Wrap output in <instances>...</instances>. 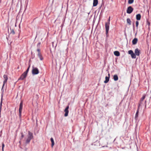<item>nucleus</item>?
Returning a JSON list of instances; mask_svg holds the SVG:
<instances>
[{
  "label": "nucleus",
  "instance_id": "nucleus-1",
  "mask_svg": "<svg viewBox=\"0 0 151 151\" xmlns=\"http://www.w3.org/2000/svg\"><path fill=\"white\" fill-rule=\"evenodd\" d=\"M23 107V101H21L19 106V117L20 118L21 117V114L22 112V109Z\"/></svg>",
  "mask_w": 151,
  "mask_h": 151
},
{
  "label": "nucleus",
  "instance_id": "nucleus-2",
  "mask_svg": "<svg viewBox=\"0 0 151 151\" xmlns=\"http://www.w3.org/2000/svg\"><path fill=\"white\" fill-rule=\"evenodd\" d=\"M32 73L33 75H36L39 73V71L37 68H33L32 70Z\"/></svg>",
  "mask_w": 151,
  "mask_h": 151
},
{
  "label": "nucleus",
  "instance_id": "nucleus-3",
  "mask_svg": "<svg viewBox=\"0 0 151 151\" xmlns=\"http://www.w3.org/2000/svg\"><path fill=\"white\" fill-rule=\"evenodd\" d=\"M128 53L131 55L132 58H136V55L132 50L129 51Z\"/></svg>",
  "mask_w": 151,
  "mask_h": 151
},
{
  "label": "nucleus",
  "instance_id": "nucleus-4",
  "mask_svg": "<svg viewBox=\"0 0 151 151\" xmlns=\"http://www.w3.org/2000/svg\"><path fill=\"white\" fill-rule=\"evenodd\" d=\"M133 10V8L131 6H129L127 8V12L128 14H131Z\"/></svg>",
  "mask_w": 151,
  "mask_h": 151
},
{
  "label": "nucleus",
  "instance_id": "nucleus-5",
  "mask_svg": "<svg viewBox=\"0 0 151 151\" xmlns=\"http://www.w3.org/2000/svg\"><path fill=\"white\" fill-rule=\"evenodd\" d=\"M109 22H106L105 23V27L106 30V34H107L108 32V31L109 29Z\"/></svg>",
  "mask_w": 151,
  "mask_h": 151
},
{
  "label": "nucleus",
  "instance_id": "nucleus-6",
  "mask_svg": "<svg viewBox=\"0 0 151 151\" xmlns=\"http://www.w3.org/2000/svg\"><path fill=\"white\" fill-rule=\"evenodd\" d=\"M69 108V106H67L66 108L64 110V111L65 112V114H64V116H68L69 111L68 109Z\"/></svg>",
  "mask_w": 151,
  "mask_h": 151
},
{
  "label": "nucleus",
  "instance_id": "nucleus-7",
  "mask_svg": "<svg viewBox=\"0 0 151 151\" xmlns=\"http://www.w3.org/2000/svg\"><path fill=\"white\" fill-rule=\"evenodd\" d=\"M140 50H139L138 48H137L134 51V54L136 55L139 56V55L140 53Z\"/></svg>",
  "mask_w": 151,
  "mask_h": 151
},
{
  "label": "nucleus",
  "instance_id": "nucleus-8",
  "mask_svg": "<svg viewBox=\"0 0 151 151\" xmlns=\"http://www.w3.org/2000/svg\"><path fill=\"white\" fill-rule=\"evenodd\" d=\"M27 75L25 73H24V72L21 75L20 78H19V80H23L24 78H25L27 76Z\"/></svg>",
  "mask_w": 151,
  "mask_h": 151
},
{
  "label": "nucleus",
  "instance_id": "nucleus-9",
  "mask_svg": "<svg viewBox=\"0 0 151 151\" xmlns=\"http://www.w3.org/2000/svg\"><path fill=\"white\" fill-rule=\"evenodd\" d=\"M4 78V84L3 86V87L2 88V89L3 87L5 84V83H6L7 81L8 80V77L6 75H4L3 76Z\"/></svg>",
  "mask_w": 151,
  "mask_h": 151
},
{
  "label": "nucleus",
  "instance_id": "nucleus-10",
  "mask_svg": "<svg viewBox=\"0 0 151 151\" xmlns=\"http://www.w3.org/2000/svg\"><path fill=\"white\" fill-rule=\"evenodd\" d=\"M108 77L106 76L105 77V80L104 81L105 83H108L109 81L110 77V74L109 73L108 74Z\"/></svg>",
  "mask_w": 151,
  "mask_h": 151
},
{
  "label": "nucleus",
  "instance_id": "nucleus-11",
  "mask_svg": "<svg viewBox=\"0 0 151 151\" xmlns=\"http://www.w3.org/2000/svg\"><path fill=\"white\" fill-rule=\"evenodd\" d=\"M33 137L32 133L30 132L29 131H28V138H29L30 139H32Z\"/></svg>",
  "mask_w": 151,
  "mask_h": 151
},
{
  "label": "nucleus",
  "instance_id": "nucleus-12",
  "mask_svg": "<svg viewBox=\"0 0 151 151\" xmlns=\"http://www.w3.org/2000/svg\"><path fill=\"white\" fill-rule=\"evenodd\" d=\"M145 96L143 95L142 98H141L140 100V102L139 104V107L140 106L141 104H142V102L143 101V100L145 99Z\"/></svg>",
  "mask_w": 151,
  "mask_h": 151
},
{
  "label": "nucleus",
  "instance_id": "nucleus-13",
  "mask_svg": "<svg viewBox=\"0 0 151 151\" xmlns=\"http://www.w3.org/2000/svg\"><path fill=\"white\" fill-rule=\"evenodd\" d=\"M98 4V0H93V6H96Z\"/></svg>",
  "mask_w": 151,
  "mask_h": 151
},
{
  "label": "nucleus",
  "instance_id": "nucleus-14",
  "mask_svg": "<svg viewBox=\"0 0 151 151\" xmlns=\"http://www.w3.org/2000/svg\"><path fill=\"white\" fill-rule=\"evenodd\" d=\"M137 39L136 38H134L132 41V43L133 45H135L137 42Z\"/></svg>",
  "mask_w": 151,
  "mask_h": 151
},
{
  "label": "nucleus",
  "instance_id": "nucleus-15",
  "mask_svg": "<svg viewBox=\"0 0 151 151\" xmlns=\"http://www.w3.org/2000/svg\"><path fill=\"white\" fill-rule=\"evenodd\" d=\"M141 15L140 14H137L136 16V19L138 20H140L141 19Z\"/></svg>",
  "mask_w": 151,
  "mask_h": 151
},
{
  "label": "nucleus",
  "instance_id": "nucleus-16",
  "mask_svg": "<svg viewBox=\"0 0 151 151\" xmlns=\"http://www.w3.org/2000/svg\"><path fill=\"white\" fill-rule=\"evenodd\" d=\"M113 79L115 81H117L118 80V77L117 75H115L113 76Z\"/></svg>",
  "mask_w": 151,
  "mask_h": 151
},
{
  "label": "nucleus",
  "instance_id": "nucleus-17",
  "mask_svg": "<svg viewBox=\"0 0 151 151\" xmlns=\"http://www.w3.org/2000/svg\"><path fill=\"white\" fill-rule=\"evenodd\" d=\"M114 54L115 55L117 56H119L120 55V53L118 51H114Z\"/></svg>",
  "mask_w": 151,
  "mask_h": 151
},
{
  "label": "nucleus",
  "instance_id": "nucleus-18",
  "mask_svg": "<svg viewBox=\"0 0 151 151\" xmlns=\"http://www.w3.org/2000/svg\"><path fill=\"white\" fill-rule=\"evenodd\" d=\"M127 23L129 25H130L131 24V21L129 18H127Z\"/></svg>",
  "mask_w": 151,
  "mask_h": 151
},
{
  "label": "nucleus",
  "instance_id": "nucleus-19",
  "mask_svg": "<svg viewBox=\"0 0 151 151\" xmlns=\"http://www.w3.org/2000/svg\"><path fill=\"white\" fill-rule=\"evenodd\" d=\"M50 140L52 142V145H51L52 147H53V146L54 145V144H55L53 138H51L50 139Z\"/></svg>",
  "mask_w": 151,
  "mask_h": 151
},
{
  "label": "nucleus",
  "instance_id": "nucleus-20",
  "mask_svg": "<svg viewBox=\"0 0 151 151\" xmlns=\"http://www.w3.org/2000/svg\"><path fill=\"white\" fill-rule=\"evenodd\" d=\"M38 56L41 60H43V58L41 53H38Z\"/></svg>",
  "mask_w": 151,
  "mask_h": 151
},
{
  "label": "nucleus",
  "instance_id": "nucleus-21",
  "mask_svg": "<svg viewBox=\"0 0 151 151\" xmlns=\"http://www.w3.org/2000/svg\"><path fill=\"white\" fill-rule=\"evenodd\" d=\"M138 110H139V108L138 109V110L136 112V115L135 116V118L136 119L138 116V113H139Z\"/></svg>",
  "mask_w": 151,
  "mask_h": 151
},
{
  "label": "nucleus",
  "instance_id": "nucleus-22",
  "mask_svg": "<svg viewBox=\"0 0 151 151\" xmlns=\"http://www.w3.org/2000/svg\"><path fill=\"white\" fill-rule=\"evenodd\" d=\"M134 1V0H128V3L130 4H132L133 2Z\"/></svg>",
  "mask_w": 151,
  "mask_h": 151
},
{
  "label": "nucleus",
  "instance_id": "nucleus-23",
  "mask_svg": "<svg viewBox=\"0 0 151 151\" xmlns=\"http://www.w3.org/2000/svg\"><path fill=\"white\" fill-rule=\"evenodd\" d=\"M30 65H29V66L28 67V68L27 69V70L25 71L24 72V73H25L26 74H27V73H28V72L29 70V68H30Z\"/></svg>",
  "mask_w": 151,
  "mask_h": 151
},
{
  "label": "nucleus",
  "instance_id": "nucleus-24",
  "mask_svg": "<svg viewBox=\"0 0 151 151\" xmlns=\"http://www.w3.org/2000/svg\"><path fill=\"white\" fill-rule=\"evenodd\" d=\"M30 140L31 139H30L29 138H27V139L26 140V143H28L30 142Z\"/></svg>",
  "mask_w": 151,
  "mask_h": 151
},
{
  "label": "nucleus",
  "instance_id": "nucleus-25",
  "mask_svg": "<svg viewBox=\"0 0 151 151\" xmlns=\"http://www.w3.org/2000/svg\"><path fill=\"white\" fill-rule=\"evenodd\" d=\"M11 34H12L13 35L15 34V32L14 30L13 29H11Z\"/></svg>",
  "mask_w": 151,
  "mask_h": 151
},
{
  "label": "nucleus",
  "instance_id": "nucleus-26",
  "mask_svg": "<svg viewBox=\"0 0 151 151\" xmlns=\"http://www.w3.org/2000/svg\"><path fill=\"white\" fill-rule=\"evenodd\" d=\"M136 26L137 27L139 24V22L138 21H136Z\"/></svg>",
  "mask_w": 151,
  "mask_h": 151
},
{
  "label": "nucleus",
  "instance_id": "nucleus-27",
  "mask_svg": "<svg viewBox=\"0 0 151 151\" xmlns=\"http://www.w3.org/2000/svg\"><path fill=\"white\" fill-rule=\"evenodd\" d=\"M4 143H3L2 144V151H4Z\"/></svg>",
  "mask_w": 151,
  "mask_h": 151
},
{
  "label": "nucleus",
  "instance_id": "nucleus-28",
  "mask_svg": "<svg viewBox=\"0 0 151 151\" xmlns=\"http://www.w3.org/2000/svg\"><path fill=\"white\" fill-rule=\"evenodd\" d=\"M37 51L38 52V53H41L40 52V50L39 49H38L37 50Z\"/></svg>",
  "mask_w": 151,
  "mask_h": 151
},
{
  "label": "nucleus",
  "instance_id": "nucleus-29",
  "mask_svg": "<svg viewBox=\"0 0 151 151\" xmlns=\"http://www.w3.org/2000/svg\"><path fill=\"white\" fill-rule=\"evenodd\" d=\"M40 43H39L37 44V46L39 47H40Z\"/></svg>",
  "mask_w": 151,
  "mask_h": 151
},
{
  "label": "nucleus",
  "instance_id": "nucleus-30",
  "mask_svg": "<svg viewBox=\"0 0 151 151\" xmlns=\"http://www.w3.org/2000/svg\"><path fill=\"white\" fill-rule=\"evenodd\" d=\"M21 134H22L21 139H22L23 138L24 136L23 135L22 133Z\"/></svg>",
  "mask_w": 151,
  "mask_h": 151
},
{
  "label": "nucleus",
  "instance_id": "nucleus-31",
  "mask_svg": "<svg viewBox=\"0 0 151 151\" xmlns=\"http://www.w3.org/2000/svg\"><path fill=\"white\" fill-rule=\"evenodd\" d=\"M98 143V144L97 145H98L99 144V142L97 141H96V142H95L94 143Z\"/></svg>",
  "mask_w": 151,
  "mask_h": 151
},
{
  "label": "nucleus",
  "instance_id": "nucleus-32",
  "mask_svg": "<svg viewBox=\"0 0 151 151\" xmlns=\"http://www.w3.org/2000/svg\"><path fill=\"white\" fill-rule=\"evenodd\" d=\"M110 17L109 18V22H110Z\"/></svg>",
  "mask_w": 151,
  "mask_h": 151
},
{
  "label": "nucleus",
  "instance_id": "nucleus-33",
  "mask_svg": "<svg viewBox=\"0 0 151 151\" xmlns=\"http://www.w3.org/2000/svg\"><path fill=\"white\" fill-rule=\"evenodd\" d=\"M94 145H96V144H94Z\"/></svg>",
  "mask_w": 151,
  "mask_h": 151
}]
</instances>
